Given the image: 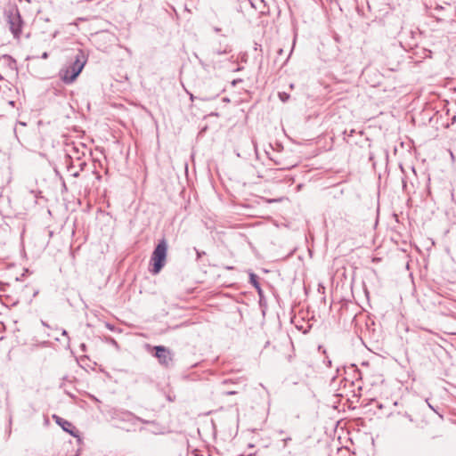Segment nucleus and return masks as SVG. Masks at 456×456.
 Here are the masks:
<instances>
[{
	"mask_svg": "<svg viewBox=\"0 0 456 456\" xmlns=\"http://www.w3.org/2000/svg\"><path fill=\"white\" fill-rule=\"evenodd\" d=\"M87 58V54L83 50H77L69 66L60 71L62 81L66 84L73 83L84 69Z\"/></svg>",
	"mask_w": 456,
	"mask_h": 456,
	"instance_id": "obj_1",
	"label": "nucleus"
},
{
	"mask_svg": "<svg viewBox=\"0 0 456 456\" xmlns=\"http://www.w3.org/2000/svg\"><path fill=\"white\" fill-rule=\"evenodd\" d=\"M4 17L13 37L19 40L24 25L19 8L16 5L9 7L4 11Z\"/></svg>",
	"mask_w": 456,
	"mask_h": 456,
	"instance_id": "obj_2",
	"label": "nucleus"
},
{
	"mask_svg": "<svg viewBox=\"0 0 456 456\" xmlns=\"http://www.w3.org/2000/svg\"><path fill=\"white\" fill-rule=\"evenodd\" d=\"M167 253V243L166 239L163 238L157 244L151 257V264L152 265L151 273L152 274H158L164 267L166 264Z\"/></svg>",
	"mask_w": 456,
	"mask_h": 456,
	"instance_id": "obj_3",
	"label": "nucleus"
},
{
	"mask_svg": "<svg viewBox=\"0 0 456 456\" xmlns=\"http://www.w3.org/2000/svg\"><path fill=\"white\" fill-rule=\"evenodd\" d=\"M67 157L70 159V163L68 165V170L71 172L72 176L78 177L80 172L87 166L86 161L81 159L78 150L76 147L72 148V152L68 153Z\"/></svg>",
	"mask_w": 456,
	"mask_h": 456,
	"instance_id": "obj_4",
	"label": "nucleus"
},
{
	"mask_svg": "<svg viewBox=\"0 0 456 456\" xmlns=\"http://www.w3.org/2000/svg\"><path fill=\"white\" fill-rule=\"evenodd\" d=\"M154 356L158 359L160 365L167 368L172 365L173 353L169 348L164 346H154Z\"/></svg>",
	"mask_w": 456,
	"mask_h": 456,
	"instance_id": "obj_5",
	"label": "nucleus"
},
{
	"mask_svg": "<svg viewBox=\"0 0 456 456\" xmlns=\"http://www.w3.org/2000/svg\"><path fill=\"white\" fill-rule=\"evenodd\" d=\"M53 419L55 420V422L59 426L61 427V428L65 432L70 434L71 436H73L75 437H79L78 431L77 430L76 427L71 422H69V420H67L61 417H59L57 415H53Z\"/></svg>",
	"mask_w": 456,
	"mask_h": 456,
	"instance_id": "obj_6",
	"label": "nucleus"
},
{
	"mask_svg": "<svg viewBox=\"0 0 456 456\" xmlns=\"http://www.w3.org/2000/svg\"><path fill=\"white\" fill-rule=\"evenodd\" d=\"M211 52L216 55L227 54L232 52V47L227 43H219V45H212Z\"/></svg>",
	"mask_w": 456,
	"mask_h": 456,
	"instance_id": "obj_7",
	"label": "nucleus"
},
{
	"mask_svg": "<svg viewBox=\"0 0 456 456\" xmlns=\"http://www.w3.org/2000/svg\"><path fill=\"white\" fill-rule=\"evenodd\" d=\"M249 282L254 286V288L256 289L257 294L260 297V300L263 297V290L261 289L260 283L258 281V277L256 274L250 273L249 274Z\"/></svg>",
	"mask_w": 456,
	"mask_h": 456,
	"instance_id": "obj_8",
	"label": "nucleus"
},
{
	"mask_svg": "<svg viewBox=\"0 0 456 456\" xmlns=\"http://www.w3.org/2000/svg\"><path fill=\"white\" fill-rule=\"evenodd\" d=\"M0 62L11 69H16V61L10 55L4 54L0 58Z\"/></svg>",
	"mask_w": 456,
	"mask_h": 456,
	"instance_id": "obj_9",
	"label": "nucleus"
},
{
	"mask_svg": "<svg viewBox=\"0 0 456 456\" xmlns=\"http://www.w3.org/2000/svg\"><path fill=\"white\" fill-rule=\"evenodd\" d=\"M412 421H413L412 417L410 414H408L407 412H404V413L399 412L397 414V422L400 425H405L406 422L411 423Z\"/></svg>",
	"mask_w": 456,
	"mask_h": 456,
	"instance_id": "obj_10",
	"label": "nucleus"
},
{
	"mask_svg": "<svg viewBox=\"0 0 456 456\" xmlns=\"http://www.w3.org/2000/svg\"><path fill=\"white\" fill-rule=\"evenodd\" d=\"M188 94L190 95V99H191V102H193L196 98H198L200 100H202V101H212V100H214L215 98H216L218 96V94H215L214 95H211V96L196 97L191 93H188Z\"/></svg>",
	"mask_w": 456,
	"mask_h": 456,
	"instance_id": "obj_11",
	"label": "nucleus"
},
{
	"mask_svg": "<svg viewBox=\"0 0 456 456\" xmlns=\"http://www.w3.org/2000/svg\"><path fill=\"white\" fill-rule=\"evenodd\" d=\"M134 419L139 421V422H142L143 424H151V425H158V423L155 421V420H148V419H144L141 417H138V416H134Z\"/></svg>",
	"mask_w": 456,
	"mask_h": 456,
	"instance_id": "obj_12",
	"label": "nucleus"
},
{
	"mask_svg": "<svg viewBox=\"0 0 456 456\" xmlns=\"http://www.w3.org/2000/svg\"><path fill=\"white\" fill-rule=\"evenodd\" d=\"M278 96H279V99L282 102H286L289 101L290 95L285 92H280L278 94Z\"/></svg>",
	"mask_w": 456,
	"mask_h": 456,
	"instance_id": "obj_13",
	"label": "nucleus"
},
{
	"mask_svg": "<svg viewBox=\"0 0 456 456\" xmlns=\"http://www.w3.org/2000/svg\"><path fill=\"white\" fill-rule=\"evenodd\" d=\"M108 341H109L110 344L114 346L116 348H118V342L114 338H109Z\"/></svg>",
	"mask_w": 456,
	"mask_h": 456,
	"instance_id": "obj_14",
	"label": "nucleus"
},
{
	"mask_svg": "<svg viewBox=\"0 0 456 456\" xmlns=\"http://www.w3.org/2000/svg\"><path fill=\"white\" fill-rule=\"evenodd\" d=\"M196 254H197V259H200L202 257V256H204L206 253L204 251H200L198 249H196Z\"/></svg>",
	"mask_w": 456,
	"mask_h": 456,
	"instance_id": "obj_15",
	"label": "nucleus"
},
{
	"mask_svg": "<svg viewBox=\"0 0 456 456\" xmlns=\"http://www.w3.org/2000/svg\"><path fill=\"white\" fill-rule=\"evenodd\" d=\"M237 393H238L237 391H223V394L226 395H235Z\"/></svg>",
	"mask_w": 456,
	"mask_h": 456,
	"instance_id": "obj_16",
	"label": "nucleus"
},
{
	"mask_svg": "<svg viewBox=\"0 0 456 456\" xmlns=\"http://www.w3.org/2000/svg\"><path fill=\"white\" fill-rule=\"evenodd\" d=\"M80 349H81L82 352H86V349H87L86 345L85 343H82L80 345Z\"/></svg>",
	"mask_w": 456,
	"mask_h": 456,
	"instance_id": "obj_17",
	"label": "nucleus"
},
{
	"mask_svg": "<svg viewBox=\"0 0 456 456\" xmlns=\"http://www.w3.org/2000/svg\"><path fill=\"white\" fill-rule=\"evenodd\" d=\"M61 334H62L63 336H68V332H67V330H62Z\"/></svg>",
	"mask_w": 456,
	"mask_h": 456,
	"instance_id": "obj_18",
	"label": "nucleus"
},
{
	"mask_svg": "<svg viewBox=\"0 0 456 456\" xmlns=\"http://www.w3.org/2000/svg\"><path fill=\"white\" fill-rule=\"evenodd\" d=\"M327 365H328L329 367H330V366H331V361H330V360H329V359L327 360Z\"/></svg>",
	"mask_w": 456,
	"mask_h": 456,
	"instance_id": "obj_19",
	"label": "nucleus"
},
{
	"mask_svg": "<svg viewBox=\"0 0 456 456\" xmlns=\"http://www.w3.org/2000/svg\"><path fill=\"white\" fill-rule=\"evenodd\" d=\"M47 56H48L47 53H44L42 57H43V58H45V59H46V58H47Z\"/></svg>",
	"mask_w": 456,
	"mask_h": 456,
	"instance_id": "obj_20",
	"label": "nucleus"
},
{
	"mask_svg": "<svg viewBox=\"0 0 456 456\" xmlns=\"http://www.w3.org/2000/svg\"><path fill=\"white\" fill-rule=\"evenodd\" d=\"M436 10H442V9H443V7H442V6H440V5H437V6L436 7Z\"/></svg>",
	"mask_w": 456,
	"mask_h": 456,
	"instance_id": "obj_21",
	"label": "nucleus"
},
{
	"mask_svg": "<svg viewBox=\"0 0 456 456\" xmlns=\"http://www.w3.org/2000/svg\"><path fill=\"white\" fill-rule=\"evenodd\" d=\"M214 29H215L216 32H219L221 30L220 28H215Z\"/></svg>",
	"mask_w": 456,
	"mask_h": 456,
	"instance_id": "obj_22",
	"label": "nucleus"
},
{
	"mask_svg": "<svg viewBox=\"0 0 456 456\" xmlns=\"http://www.w3.org/2000/svg\"><path fill=\"white\" fill-rule=\"evenodd\" d=\"M258 47H259V48H261V45H260L256 44V47H255V49H256V50H257V49H258Z\"/></svg>",
	"mask_w": 456,
	"mask_h": 456,
	"instance_id": "obj_23",
	"label": "nucleus"
},
{
	"mask_svg": "<svg viewBox=\"0 0 456 456\" xmlns=\"http://www.w3.org/2000/svg\"><path fill=\"white\" fill-rule=\"evenodd\" d=\"M283 440H284V442H285V443H287V441L291 440V438H290V437H288V438H284Z\"/></svg>",
	"mask_w": 456,
	"mask_h": 456,
	"instance_id": "obj_24",
	"label": "nucleus"
},
{
	"mask_svg": "<svg viewBox=\"0 0 456 456\" xmlns=\"http://www.w3.org/2000/svg\"><path fill=\"white\" fill-rule=\"evenodd\" d=\"M403 188L405 189V187H406V183L404 182V180H403Z\"/></svg>",
	"mask_w": 456,
	"mask_h": 456,
	"instance_id": "obj_25",
	"label": "nucleus"
},
{
	"mask_svg": "<svg viewBox=\"0 0 456 456\" xmlns=\"http://www.w3.org/2000/svg\"><path fill=\"white\" fill-rule=\"evenodd\" d=\"M282 53V49H280L279 50V54H281Z\"/></svg>",
	"mask_w": 456,
	"mask_h": 456,
	"instance_id": "obj_26",
	"label": "nucleus"
},
{
	"mask_svg": "<svg viewBox=\"0 0 456 456\" xmlns=\"http://www.w3.org/2000/svg\"><path fill=\"white\" fill-rule=\"evenodd\" d=\"M229 391H233V390H232V388H230V390H229Z\"/></svg>",
	"mask_w": 456,
	"mask_h": 456,
	"instance_id": "obj_27",
	"label": "nucleus"
}]
</instances>
